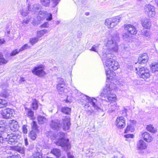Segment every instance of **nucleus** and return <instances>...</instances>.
Instances as JSON below:
<instances>
[{
    "mask_svg": "<svg viewBox=\"0 0 158 158\" xmlns=\"http://www.w3.org/2000/svg\"><path fill=\"white\" fill-rule=\"evenodd\" d=\"M118 89L116 85L114 83L106 84L103 89V93L101 94V96H102L105 95L107 99L106 100V102L114 101L116 99V96L113 93L114 91H118Z\"/></svg>",
    "mask_w": 158,
    "mask_h": 158,
    "instance_id": "f257e3e1",
    "label": "nucleus"
},
{
    "mask_svg": "<svg viewBox=\"0 0 158 158\" xmlns=\"http://www.w3.org/2000/svg\"><path fill=\"white\" fill-rule=\"evenodd\" d=\"M102 56V60H106L105 65L111 70H115L119 67L118 62L112 59L113 55L111 54L103 52Z\"/></svg>",
    "mask_w": 158,
    "mask_h": 158,
    "instance_id": "f03ea898",
    "label": "nucleus"
},
{
    "mask_svg": "<svg viewBox=\"0 0 158 158\" xmlns=\"http://www.w3.org/2000/svg\"><path fill=\"white\" fill-rule=\"evenodd\" d=\"M64 133H58L56 137L58 139L56 143V145L61 146L65 150H67L71 148V144L69 139L64 138Z\"/></svg>",
    "mask_w": 158,
    "mask_h": 158,
    "instance_id": "7ed1b4c3",
    "label": "nucleus"
},
{
    "mask_svg": "<svg viewBox=\"0 0 158 158\" xmlns=\"http://www.w3.org/2000/svg\"><path fill=\"white\" fill-rule=\"evenodd\" d=\"M18 136L14 134L7 135L0 133V143H2L4 140H6L8 143L12 144L17 142Z\"/></svg>",
    "mask_w": 158,
    "mask_h": 158,
    "instance_id": "20e7f679",
    "label": "nucleus"
},
{
    "mask_svg": "<svg viewBox=\"0 0 158 158\" xmlns=\"http://www.w3.org/2000/svg\"><path fill=\"white\" fill-rule=\"evenodd\" d=\"M137 73L139 77L145 80L149 78L150 76V73L149 69L146 67H142L140 68H136Z\"/></svg>",
    "mask_w": 158,
    "mask_h": 158,
    "instance_id": "39448f33",
    "label": "nucleus"
},
{
    "mask_svg": "<svg viewBox=\"0 0 158 158\" xmlns=\"http://www.w3.org/2000/svg\"><path fill=\"white\" fill-rule=\"evenodd\" d=\"M121 20V18L119 16L107 19L105 20V24L107 26L108 28H112L117 25Z\"/></svg>",
    "mask_w": 158,
    "mask_h": 158,
    "instance_id": "423d86ee",
    "label": "nucleus"
},
{
    "mask_svg": "<svg viewBox=\"0 0 158 158\" xmlns=\"http://www.w3.org/2000/svg\"><path fill=\"white\" fill-rule=\"evenodd\" d=\"M44 68L43 65H40L35 67L31 70L32 73L39 77H44L46 74L44 71Z\"/></svg>",
    "mask_w": 158,
    "mask_h": 158,
    "instance_id": "0eeeda50",
    "label": "nucleus"
},
{
    "mask_svg": "<svg viewBox=\"0 0 158 158\" xmlns=\"http://www.w3.org/2000/svg\"><path fill=\"white\" fill-rule=\"evenodd\" d=\"M37 18L39 21H42L45 18L47 20L51 21L52 19V15L51 13H48L46 11H40L39 12Z\"/></svg>",
    "mask_w": 158,
    "mask_h": 158,
    "instance_id": "6e6552de",
    "label": "nucleus"
},
{
    "mask_svg": "<svg viewBox=\"0 0 158 158\" xmlns=\"http://www.w3.org/2000/svg\"><path fill=\"white\" fill-rule=\"evenodd\" d=\"M62 125L63 129L65 131H68L70 128L71 123L70 118L69 116L63 117L62 118Z\"/></svg>",
    "mask_w": 158,
    "mask_h": 158,
    "instance_id": "1a4fd4ad",
    "label": "nucleus"
},
{
    "mask_svg": "<svg viewBox=\"0 0 158 158\" xmlns=\"http://www.w3.org/2000/svg\"><path fill=\"white\" fill-rule=\"evenodd\" d=\"M2 90L0 92V96L4 98H6L10 95V90L7 88L9 87L7 83L4 84L1 86Z\"/></svg>",
    "mask_w": 158,
    "mask_h": 158,
    "instance_id": "9d476101",
    "label": "nucleus"
},
{
    "mask_svg": "<svg viewBox=\"0 0 158 158\" xmlns=\"http://www.w3.org/2000/svg\"><path fill=\"white\" fill-rule=\"evenodd\" d=\"M106 46L109 48V49L112 50L115 52H117L118 49L117 44L115 42H114L112 39L108 40L107 42L105 43Z\"/></svg>",
    "mask_w": 158,
    "mask_h": 158,
    "instance_id": "9b49d317",
    "label": "nucleus"
},
{
    "mask_svg": "<svg viewBox=\"0 0 158 158\" xmlns=\"http://www.w3.org/2000/svg\"><path fill=\"white\" fill-rule=\"evenodd\" d=\"M145 13L149 17H153L155 14V9L153 6L147 5L144 7Z\"/></svg>",
    "mask_w": 158,
    "mask_h": 158,
    "instance_id": "f8f14e48",
    "label": "nucleus"
},
{
    "mask_svg": "<svg viewBox=\"0 0 158 158\" xmlns=\"http://www.w3.org/2000/svg\"><path fill=\"white\" fill-rule=\"evenodd\" d=\"M115 125L118 128L122 129L124 127L125 125V120L122 116L118 117L115 121Z\"/></svg>",
    "mask_w": 158,
    "mask_h": 158,
    "instance_id": "ddd939ff",
    "label": "nucleus"
},
{
    "mask_svg": "<svg viewBox=\"0 0 158 158\" xmlns=\"http://www.w3.org/2000/svg\"><path fill=\"white\" fill-rule=\"evenodd\" d=\"M50 126L53 129L58 130L61 128L62 124L58 120H52L50 123Z\"/></svg>",
    "mask_w": 158,
    "mask_h": 158,
    "instance_id": "4468645a",
    "label": "nucleus"
},
{
    "mask_svg": "<svg viewBox=\"0 0 158 158\" xmlns=\"http://www.w3.org/2000/svg\"><path fill=\"white\" fill-rule=\"evenodd\" d=\"M13 112L12 109L8 108L3 110L2 114L4 118H9L12 116Z\"/></svg>",
    "mask_w": 158,
    "mask_h": 158,
    "instance_id": "2eb2a0df",
    "label": "nucleus"
},
{
    "mask_svg": "<svg viewBox=\"0 0 158 158\" xmlns=\"http://www.w3.org/2000/svg\"><path fill=\"white\" fill-rule=\"evenodd\" d=\"M124 27L125 30H127L131 35H135L137 33L136 28L133 25L130 24H125Z\"/></svg>",
    "mask_w": 158,
    "mask_h": 158,
    "instance_id": "dca6fc26",
    "label": "nucleus"
},
{
    "mask_svg": "<svg viewBox=\"0 0 158 158\" xmlns=\"http://www.w3.org/2000/svg\"><path fill=\"white\" fill-rule=\"evenodd\" d=\"M9 123V127L12 131H15L18 130L19 126L17 122L15 120H10Z\"/></svg>",
    "mask_w": 158,
    "mask_h": 158,
    "instance_id": "f3484780",
    "label": "nucleus"
},
{
    "mask_svg": "<svg viewBox=\"0 0 158 158\" xmlns=\"http://www.w3.org/2000/svg\"><path fill=\"white\" fill-rule=\"evenodd\" d=\"M147 147L146 143L142 139L140 140L137 143V148L139 150L145 149Z\"/></svg>",
    "mask_w": 158,
    "mask_h": 158,
    "instance_id": "a211bd4d",
    "label": "nucleus"
},
{
    "mask_svg": "<svg viewBox=\"0 0 158 158\" xmlns=\"http://www.w3.org/2000/svg\"><path fill=\"white\" fill-rule=\"evenodd\" d=\"M86 99L91 104L96 110L98 111L100 109V108L96 104V103L97 102V100L96 99L94 98H91L87 96H86Z\"/></svg>",
    "mask_w": 158,
    "mask_h": 158,
    "instance_id": "6ab92c4d",
    "label": "nucleus"
},
{
    "mask_svg": "<svg viewBox=\"0 0 158 158\" xmlns=\"http://www.w3.org/2000/svg\"><path fill=\"white\" fill-rule=\"evenodd\" d=\"M142 137L145 141L147 142H150L152 140V138L149 134L147 132H144L142 134Z\"/></svg>",
    "mask_w": 158,
    "mask_h": 158,
    "instance_id": "aec40b11",
    "label": "nucleus"
},
{
    "mask_svg": "<svg viewBox=\"0 0 158 158\" xmlns=\"http://www.w3.org/2000/svg\"><path fill=\"white\" fill-rule=\"evenodd\" d=\"M142 24L144 27L147 29L150 28L151 25L150 20L147 18H146L142 21Z\"/></svg>",
    "mask_w": 158,
    "mask_h": 158,
    "instance_id": "412c9836",
    "label": "nucleus"
},
{
    "mask_svg": "<svg viewBox=\"0 0 158 158\" xmlns=\"http://www.w3.org/2000/svg\"><path fill=\"white\" fill-rule=\"evenodd\" d=\"M65 85V83L64 79L59 78L58 82L57 85V89H59L60 88H64Z\"/></svg>",
    "mask_w": 158,
    "mask_h": 158,
    "instance_id": "4be33fe9",
    "label": "nucleus"
},
{
    "mask_svg": "<svg viewBox=\"0 0 158 158\" xmlns=\"http://www.w3.org/2000/svg\"><path fill=\"white\" fill-rule=\"evenodd\" d=\"M38 131L32 130L29 133V137L33 140H35L37 137V134L38 133Z\"/></svg>",
    "mask_w": 158,
    "mask_h": 158,
    "instance_id": "5701e85b",
    "label": "nucleus"
},
{
    "mask_svg": "<svg viewBox=\"0 0 158 158\" xmlns=\"http://www.w3.org/2000/svg\"><path fill=\"white\" fill-rule=\"evenodd\" d=\"M38 102H39L36 99H32L31 106V108L34 110H36L38 108Z\"/></svg>",
    "mask_w": 158,
    "mask_h": 158,
    "instance_id": "b1692460",
    "label": "nucleus"
},
{
    "mask_svg": "<svg viewBox=\"0 0 158 158\" xmlns=\"http://www.w3.org/2000/svg\"><path fill=\"white\" fill-rule=\"evenodd\" d=\"M14 149L21 154H24L25 149L23 146H16L14 147Z\"/></svg>",
    "mask_w": 158,
    "mask_h": 158,
    "instance_id": "393cba45",
    "label": "nucleus"
},
{
    "mask_svg": "<svg viewBox=\"0 0 158 158\" xmlns=\"http://www.w3.org/2000/svg\"><path fill=\"white\" fill-rule=\"evenodd\" d=\"M131 34L127 33H125L123 34V38L124 40L130 42L131 40Z\"/></svg>",
    "mask_w": 158,
    "mask_h": 158,
    "instance_id": "a878e982",
    "label": "nucleus"
},
{
    "mask_svg": "<svg viewBox=\"0 0 158 158\" xmlns=\"http://www.w3.org/2000/svg\"><path fill=\"white\" fill-rule=\"evenodd\" d=\"M28 8L26 9H23L20 11V13L23 16H25L27 15H28L29 13V12H31L30 8V6H28Z\"/></svg>",
    "mask_w": 158,
    "mask_h": 158,
    "instance_id": "bb28decb",
    "label": "nucleus"
},
{
    "mask_svg": "<svg viewBox=\"0 0 158 158\" xmlns=\"http://www.w3.org/2000/svg\"><path fill=\"white\" fill-rule=\"evenodd\" d=\"M8 61L7 59H5L3 57V55L2 52H0V64H6Z\"/></svg>",
    "mask_w": 158,
    "mask_h": 158,
    "instance_id": "cd10ccee",
    "label": "nucleus"
},
{
    "mask_svg": "<svg viewBox=\"0 0 158 158\" xmlns=\"http://www.w3.org/2000/svg\"><path fill=\"white\" fill-rule=\"evenodd\" d=\"M40 8V6L39 4H34L33 6L32 10L31 11V13H35V12H39V10Z\"/></svg>",
    "mask_w": 158,
    "mask_h": 158,
    "instance_id": "c85d7f7f",
    "label": "nucleus"
},
{
    "mask_svg": "<svg viewBox=\"0 0 158 158\" xmlns=\"http://www.w3.org/2000/svg\"><path fill=\"white\" fill-rule=\"evenodd\" d=\"M61 111L65 114H69L71 113V109L68 107H62L61 109Z\"/></svg>",
    "mask_w": 158,
    "mask_h": 158,
    "instance_id": "c756f323",
    "label": "nucleus"
},
{
    "mask_svg": "<svg viewBox=\"0 0 158 158\" xmlns=\"http://www.w3.org/2000/svg\"><path fill=\"white\" fill-rule=\"evenodd\" d=\"M32 158H43L42 153L41 152H35L33 153Z\"/></svg>",
    "mask_w": 158,
    "mask_h": 158,
    "instance_id": "7c9ffc66",
    "label": "nucleus"
},
{
    "mask_svg": "<svg viewBox=\"0 0 158 158\" xmlns=\"http://www.w3.org/2000/svg\"><path fill=\"white\" fill-rule=\"evenodd\" d=\"M51 152L53 154L55 155L57 158L60 157V151L58 149H53L52 151Z\"/></svg>",
    "mask_w": 158,
    "mask_h": 158,
    "instance_id": "2f4dec72",
    "label": "nucleus"
},
{
    "mask_svg": "<svg viewBox=\"0 0 158 158\" xmlns=\"http://www.w3.org/2000/svg\"><path fill=\"white\" fill-rule=\"evenodd\" d=\"M146 128L147 131L152 133H155L156 131V129L151 124L147 125Z\"/></svg>",
    "mask_w": 158,
    "mask_h": 158,
    "instance_id": "473e14b6",
    "label": "nucleus"
},
{
    "mask_svg": "<svg viewBox=\"0 0 158 158\" xmlns=\"http://www.w3.org/2000/svg\"><path fill=\"white\" fill-rule=\"evenodd\" d=\"M8 102L4 99H0V108H4L7 106Z\"/></svg>",
    "mask_w": 158,
    "mask_h": 158,
    "instance_id": "72a5a7b5",
    "label": "nucleus"
},
{
    "mask_svg": "<svg viewBox=\"0 0 158 158\" xmlns=\"http://www.w3.org/2000/svg\"><path fill=\"white\" fill-rule=\"evenodd\" d=\"M151 69L153 73H155L158 71V64L155 63L152 64L151 67Z\"/></svg>",
    "mask_w": 158,
    "mask_h": 158,
    "instance_id": "f704fd0d",
    "label": "nucleus"
},
{
    "mask_svg": "<svg viewBox=\"0 0 158 158\" xmlns=\"http://www.w3.org/2000/svg\"><path fill=\"white\" fill-rule=\"evenodd\" d=\"M37 120L39 124H42L47 121L46 118L42 116H38Z\"/></svg>",
    "mask_w": 158,
    "mask_h": 158,
    "instance_id": "c9c22d12",
    "label": "nucleus"
},
{
    "mask_svg": "<svg viewBox=\"0 0 158 158\" xmlns=\"http://www.w3.org/2000/svg\"><path fill=\"white\" fill-rule=\"evenodd\" d=\"M40 2L44 6L48 7L50 5V0H40Z\"/></svg>",
    "mask_w": 158,
    "mask_h": 158,
    "instance_id": "e433bc0d",
    "label": "nucleus"
},
{
    "mask_svg": "<svg viewBox=\"0 0 158 158\" xmlns=\"http://www.w3.org/2000/svg\"><path fill=\"white\" fill-rule=\"evenodd\" d=\"M39 40V38L37 37H35L31 38L29 40V42L32 45L36 43Z\"/></svg>",
    "mask_w": 158,
    "mask_h": 158,
    "instance_id": "4c0bfd02",
    "label": "nucleus"
},
{
    "mask_svg": "<svg viewBox=\"0 0 158 158\" xmlns=\"http://www.w3.org/2000/svg\"><path fill=\"white\" fill-rule=\"evenodd\" d=\"M100 44H96L94 45L91 48L89 49L91 51H93L96 52H98V50H99V46Z\"/></svg>",
    "mask_w": 158,
    "mask_h": 158,
    "instance_id": "58836bf2",
    "label": "nucleus"
},
{
    "mask_svg": "<svg viewBox=\"0 0 158 158\" xmlns=\"http://www.w3.org/2000/svg\"><path fill=\"white\" fill-rule=\"evenodd\" d=\"M47 32V30L44 29L37 32V35L38 38L41 37L45 33Z\"/></svg>",
    "mask_w": 158,
    "mask_h": 158,
    "instance_id": "ea45409f",
    "label": "nucleus"
},
{
    "mask_svg": "<svg viewBox=\"0 0 158 158\" xmlns=\"http://www.w3.org/2000/svg\"><path fill=\"white\" fill-rule=\"evenodd\" d=\"M0 132L1 134H4L6 135H8L7 133V130L5 127V126H2V127H0Z\"/></svg>",
    "mask_w": 158,
    "mask_h": 158,
    "instance_id": "a19ab883",
    "label": "nucleus"
},
{
    "mask_svg": "<svg viewBox=\"0 0 158 158\" xmlns=\"http://www.w3.org/2000/svg\"><path fill=\"white\" fill-rule=\"evenodd\" d=\"M148 59H143V58H139V57L138 59V63L139 64H144L145 63L147 62L148 61Z\"/></svg>",
    "mask_w": 158,
    "mask_h": 158,
    "instance_id": "79ce46f5",
    "label": "nucleus"
},
{
    "mask_svg": "<svg viewBox=\"0 0 158 158\" xmlns=\"http://www.w3.org/2000/svg\"><path fill=\"white\" fill-rule=\"evenodd\" d=\"M27 115L31 118H32L34 116V112L31 109H28Z\"/></svg>",
    "mask_w": 158,
    "mask_h": 158,
    "instance_id": "37998d69",
    "label": "nucleus"
},
{
    "mask_svg": "<svg viewBox=\"0 0 158 158\" xmlns=\"http://www.w3.org/2000/svg\"><path fill=\"white\" fill-rule=\"evenodd\" d=\"M134 127L131 125H128L127 128L126 129L125 131V133H127L128 131H130L131 132L134 131Z\"/></svg>",
    "mask_w": 158,
    "mask_h": 158,
    "instance_id": "c03bdc74",
    "label": "nucleus"
},
{
    "mask_svg": "<svg viewBox=\"0 0 158 158\" xmlns=\"http://www.w3.org/2000/svg\"><path fill=\"white\" fill-rule=\"evenodd\" d=\"M111 38L113 40L118 41L119 40V35L117 33H114L112 36Z\"/></svg>",
    "mask_w": 158,
    "mask_h": 158,
    "instance_id": "a18cd8bd",
    "label": "nucleus"
},
{
    "mask_svg": "<svg viewBox=\"0 0 158 158\" xmlns=\"http://www.w3.org/2000/svg\"><path fill=\"white\" fill-rule=\"evenodd\" d=\"M104 67L106 71V74L107 76V77H108L107 76L110 75V74L111 72V71H113L114 70H111L110 69H109V68H108L107 67L105 66V65Z\"/></svg>",
    "mask_w": 158,
    "mask_h": 158,
    "instance_id": "49530a36",
    "label": "nucleus"
},
{
    "mask_svg": "<svg viewBox=\"0 0 158 158\" xmlns=\"http://www.w3.org/2000/svg\"><path fill=\"white\" fill-rule=\"evenodd\" d=\"M30 46L28 45L27 44H25L22 47L19 49L20 52H21L24 50L28 49L30 48Z\"/></svg>",
    "mask_w": 158,
    "mask_h": 158,
    "instance_id": "de8ad7c7",
    "label": "nucleus"
},
{
    "mask_svg": "<svg viewBox=\"0 0 158 158\" xmlns=\"http://www.w3.org/2000/svg\"><path fill=\"white\" fill-rule=\"evenodd\" d=\"M31 18L30 16H28L27 17L23 20L22 22L23 24V25H25L28 24L31 20Z\"/></svg>",
    "mask_w": 158,
    "mask_h": 158,
    "instance_id": "09e8293b",
    "label": "nucleus"
},
{
    "mask_svg": "<svg viewBox=\"0 0 158 158\" xmlns=\"http://www.w3.org/2000/svg\"><path fill=\"white\" fill-rule=\"evenodd\" d=\"M31 126L32 128V130H36L38 131V125L35 121H33L32 123Z\"/></svg>",
    "mask_w": 158,
    "mask_h": 158,
    "instance_id": "8fccbe9b",
    "label": "nucleus"
},
{
    "mask_svg": "<svg viewBox=\"0 0 158 158\" xmlns=\"http://www.w3.org/2000/svg\"><path fill=\"white\" fill-rule=\"evenodd\" d=\"M19 52H20V51H19V50L15 49L10 53V56H14L18 54Z\"/></svg>",
    "mask_w": 158,
    "mask_h": 158,
    "instance_id": "3c124183",
    "label": "nucleus"
},
{
    "mask_svg": "<svg viewBox=\"0 0 158 158\" xmlns=\"http://www.w3.org/2000/svg\"><path fill=\"white\" fill-rule=\"evenodd\" d=\"M86 113L88 115H94L95 114V112L93 111V110H86Z\"/></svg>",
    "mask_w": 158,
    "mask_h": 158,
    "instance_id": "603ef678",
    "label": "nucleus"
},
{
    "mask_svg": "<svg viewBox=\"0 0 158 158\" xmlns=\"http://www.w3.org/2000/svg\"><path fill=\"white\" fill-rule=\"evenodd\" d=\"M60 0H52L53 4H52V7H55L58 3L59 2Z\"/></svg>",
    "mask_w": 158,
    "mask_h": 158,
    "instance_id": "864d4df0",
    "label": "nucleus"
},
{
    "mask_svg": "<svg viewBox=\"0 0 158 158\" xmlns=\"http://www.w3.org/2000/svg\"><path fill=\"white\" fill-rule=\"evenodd\" d=\"M143 35L147 37H149L150 36V33L147 31H143Z\"/></svg>",
    "mask_w": 158,
    "mask_h": 158,
    "instance_id": "5fc2aeb1",
    "label": "nucleus"
},
{
    "mask_svg": "<svg viewBox=\"0 0 158 158\" xmlns=\"http://www.w3.org/2000/svg\"><path fill=\"white\" fill-rule=\"evenodd\" d=\"M27 127V126L26 125H24L23 127V131L24 134H26L28 130Z\"/></svg>",
    "mask_w": 158,
    "mask_h": 158,
    "instance_id": "6e6d98bb",
    "label": "nucleus"
},
{
    "mask_svg": "<svg viewBox=\"0 0 158 158\" xmlns=\"http://www.w3.org/2000/svg\"><path fill=\"white\" fill-rule=\"evenodd\" d=\"M49 26L48 22H45L44 23L41 25L40 27H41L47 28Z\"/></svg>",
    "mask_w": 158,
    "mask_h": 158,
    "instance_id": "4d7b16f0",
    "label": "nucleus"
},
{
    "mask_svg": "<svg viewBox=\"0 0 158 158\" xmlns=\"http://www.w3.org/2000/svg\"><path fill=\"white\" fill-rule=\"evenodd\" d=\"M139 58H143V59H148V57L147 54H143L140 55L139 57Z\"/></svg>",
    "mask_w": 158,
    "mask_h": 158,
    "instance_id": "13d9d810",
    "label": "nucleus"
},
{
    "mask_svg": "<svg viewBox=\"0 0 158 158\" xmlns=\"http://www.w3.org/2000/svg\"><path fill=\"white\" fill-rule=\"evenodd\" d=\"M124 137L126 138H133L134 137V135L132 134H127L124 135Z\"/></svg>",
    "mask_w": 158,
    "mask_h": 158,
    "instance_id": "bf43d9fd",
    "label": "nucleus"
},
{
    "mask_svg": "<svg viewBox=\"0 0 158 158\" xmlns=\"http://www.w3.org/2000/svg\"><path fill=\"white\" fill-rule=\"evenodd\" d=\"M58 91V93L60 94H61L64 92V88H60L59 89H57Z\"/></svg>",
    "mask_w": 158,
    "mask_h": 158,
    "instance_id": "052dcab7",
    "label": "nucleus"
},
{
    "mask_svg": "<svg viewBox=\"0 0 158 158\" xmlns=\"http://www.w3.org/2000/svg\"><path fill=\"white\" fill-rule=\"evenodd\" d=\"M68 158H74V156L69 152L67 153Z\"/></svg>",
    "mask_w": 158,
    "mask_h": 158,
    "instance_id": "680f3d73",
    "label": "nucleus"
},
{
    "mask_svg": "<svg viewBox=\"0 0 158 158\" xmlns=\"http://www.w3.org/2000/svg\"><path fill=\"white\" fill-rule=\"evenodd\" d=\"M5 42V40L4 39H0V45L4 44Z\"/></svg>",
    "mask_w": 158,
    "mask_h": 158,
    "instance_id": "e2e57ef3",
    "label": "nucleus"
},
{
    "mask_svg": "<svg viewBox=\"0 0 158 158\" xmlns=\"http://www.w3.org/2000/svg\"><path fill=\"white\" fill-rule=\"evenodd\" d=\"M4 121H0V127H2V126H5Z\"/></svg>",
    "mask_w": 158,
    "mask_h": 158,
    "instance_id": "0e129e2a",
    "label": "nucleus"
},
{
    "mask_svg": "<svg viewBox=\"0 0 158 158\" xmlns=\"http://www.w3.org/2000/svg\"><path fill=\"white\" fill-rule=\"evenodd\" d=\"M12 158H21V157L18 154L16 155L13 156Z\"/></svg>",
    "mask_w": 158,
    "mask_h": 158,
    "instance_id": "69168bd1",
    "label": "nucleus"
},
{
    "mask_svg": "<svg viewBox=\"0 0 158 158\" xmlns=\"http://www.w3.org/2000/svg\"><path fill=\"white\" fill-rule=\"evenodd\" d=\"M24 142L25 143L26 146H27L28 144V142L27 139V138H25L24 139Z\"/></svg>",
    "mask_w": 158,
    "mask_h": 158,
    "instance_id": "338daca9",
    "label": "nucleus"
},
{
    "mask_svg": "<svg viewBox=\"0 0 158 158\" xmlns=\"http://www.w3.org/2000/svg\"><path fill=\"white\" fill-rule=\"evenodd\" d=\"M119 85L120 87H123L125 85V83L124 82H122L121 83L119 84Z\"/></svg>",
    "mask_w": 158,
    "mask_h": 158,
    "instance_id": "774afa93",
    "label": "nucleus"
}]
</instances>
